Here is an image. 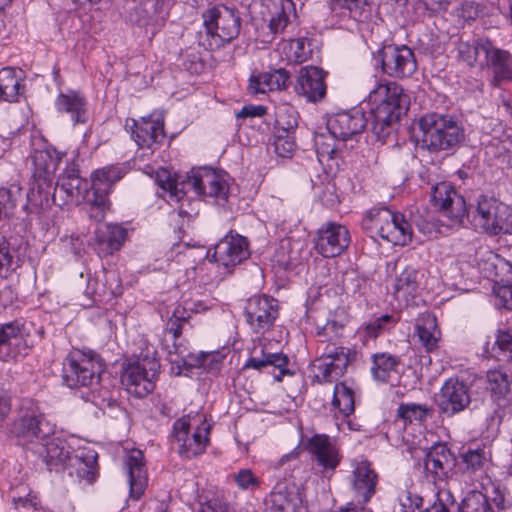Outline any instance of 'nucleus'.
<instances>
[{
    "instance_id": "1",
    "label": "nucleus",
    "mask_w": 512,
    "mask_h": 512,
    "mask_svg": "<svg viewBox=\"0 0 512 512\" xmlns=\"http://www.w3.org/2000/svg\"><path fill=\"white\" fill-rule=\"evenodd\" d=\"M123 176L124 170L119 166L103 167L91 174V188L88 189L87 182L79 176L78 170L71 168L59 176L56 190L65 193L71 199H82L87 206L89 217L100 222L110 206V189Z\"/></svg>"
},
{
    "instance_id": "2",
    "label": "nucleus",
    "mask_w": 512,
    "mask_h": 512,
    "mask_svg": "<svg viewBox=\"0 0 512 512\" xmlns=\"http://www.w3.org/2000/svg\"><path fill=\"white\" fill-rule=\"evenodd\" d=\"M159 195L168 203H178L191 189L198 196L213 198L219 205L228 199V184L223 176L209 168L193 169L185 178L172 177L167 170L157 172Z\"/></svg>"
},
{
    "instance_id": "3",
    "label": "nucleus",
    "mask_w": 512,
    "mask_h": 512,
    "mask_svg": "<svg viewBox=\"0 0 512 512\" xmlns=\"http://www.w3.org/2000/svg\"><path fill=\"white\" fill-rule=\"evenodd\" d=\"M368 103L373 116L372 130L379 139H383L388 136L391 126L408 110L410 98L399 84L385 81L370 91Z\"/></svg>"
},
{
    "instance_id": "4",
    "label": "nucleus",
    "mask_w": 512,
    "mask_h": 512,
    "mask_svg": "<svg viewBox=\"0 0 512 512\" xmlns=\"http://www.w3.org/2000/svg\"><path fill=\"white\" fill-rule=\"evenodd\" d=\"M414 131L422 147L431 152L455 150L465 138L464 128L454 117L438 113L421 117Z\"/></svg>"
},
{
    "instance_id": "5",
    "label": "nucleus",
    "mask_w": 512,
    "mask_h": 512,
    "mask_svg": "<svg viewBox=\"0 0 512 512\" xmlns=\"http://www.w3.org/2000/svg\"><path fill=\"white\" fill-rule=\"evenodd\" d=\"M466 214L477 232L490 236L512 234V211L494 197L479 196L476 205L471 206Z\"/></svg>"
},
{
    "instance_id": "6",
    "label": "nucleus",
    "mask_w": 512,
    "mask_h": 512,
    "mask_svg": "<svg viewBox=\"0 0 512 512\" xmlns=\"http://www.w3.org/2000/svg\"><path fill=\"white\" fill-rule=\"evenodd\" d=\"M362 227L393 245L404 246L412 240V229L404 216L387 207L370 209L362 220Z\"/></svg>"
},
{
    "instance_id": "7",
    "label": "nucleus",
    "mask_w": 512,
    "mask_h": 512,
    "mask_svg": "<svg viewBox=\"0 0 512 512\" xmlns=\"http://www.w3.org/2000/svg\"><path fill=\"white\" fill-rule=\"evenodd\" d=\"M10 433L21 445L38 444L54 434V426L45 419L36 403L25 399L11 423Z\"/></svg>"
},
{
    "instance_id": "8",
    "label": "nucleus",
    "mask_w": 512,
    "mask_h": 512,
    "mask_svg": "<svg viewBox=\"0 0 512 512\" xmlns=\"http://www.w3.org/2000/svg\"><path fill=\"white\" fill-rule=\"evenodd\" d=\"M203 23L206 29L208 48H221L230 43L240 33L241 18L233 7L219 4L203 13Z\"/></svg>"
},
{
    "instance_id": "9",
    "label": "nucleus",
    "mask_w": 512,
    "mask_h": 512,
    "mask_svg": "<svg viewBox=\"0 0 512 512\" xmlns=\"http://www.w3.org/2000/svg\"><path fill=\"white\" fill-rule=\"evenodd\" d=\"M104 367L101 358L80 350L71 351L63 362V383L71 388L91 387L99 383Z\"/></svg>"
},
{
    "instance_id": "10",
    "label": "nucleus",
    "mask_w": 512,
    "mask_h": 512,
    "mask_svg": "<svg viewBox=\"0 0 512 512\" xmlns=\"http://www.w3.org/2000/svg\"><path fill=\"white\" fill-rule=\"evenodd\" d=\"M159 369L160 363L155 358L145 357L127 365L121 382L128 393L143 398L154 390Z\"/></svg>"
},
{
    "instance_id": "11",
    "label": "nucleus",
    "mask_w": 512,
    "mask_h": 512,
    "mask_svg": "<svg viewBox=\"0 0 512 512\" xmlns=\"http://www.w3.org/2000/svg\"><path fill=\"white\" fill-rule=\"evenodd\" d=\"M354 358L351 349L327 344L314 362L315 379L318 383H332L341 378Z\"/></svg>"
},
{
    "instance_id": "12",
    "label": "nucleus",
    "mask_w": 512,
    "mask_h": 512,
    "mask_svg": "<svg viewBox=\"0 0 512 512\" xmlns=\"http://www.w3.org/2000/svg\"><path fill=\"white\" fill-rule=\"evenodd\" d=\"M278 314V301L266 295L249 298L244 307L246 322L257 334H263L269 330Z\"/></svg>"
},
{
    "instance_id": "13",
    "label": "nucleus",
    "mask_w": 512,
    "mask_h": 512,
    "mask_svg": "<svg viewBox=\"0 0 512 512\" xmlns=\"http://www.w3.org/2000/svg\"><path fill=\"white\" fill-rule=\"evenodd\" d=\"M385 74L401 78L412 75L417 68L413 51L407 46L388 45L378 53Z\"/></svg>"
},
{
    "instance_id": "14",
    "label": "nucleus",
    "mask_w": 512,
    "mask_h": 512,
    "mask_svg": "<svg viewBox=\"0 0 512 512\" xmlns=\"http://www.w3.org/2000/svg\"><path fill=\"white\" fill-rule=\"evenodd\" d=\"M431 202L450 219L452 225L461 223L466 215L464 198L448 182H440L432 187Z\"/></svg>"
},
{
    "instance_id": "15",
    "label": "nucleus",
    "mask_w": 512,
    "mask_h": 512,
    "mask_svg": "<svg viewBox=\"0 0 512 512\" xmlns=\"http://www.w3.org/2000/svg\"><path fill=\"white\" fill-rule=\"evenodd\" d=\"M190 422L182 417L174 422V441L178 445V452L184 458H192L204 452L208 443V427L198 428L189 434Z\"/></svg>"
},
{
    "instance_id": "16",
    "label": "nucleus",
    "mask_w": 512,
    "mask_h": 512,
    "mask_svg": "<svg viewBox=\"0 0 512 512\" xmlns=\"http://www.w3.org/2000/svg\"><path fill=\"white\" fill-rule=\"evenodd\" d=\"M249 256L248 242L240 235H226L215 246L214 251L207 254L210 261L218 263L224 268L234 267Z\"/></svg>"
},
{
    "instance_id": "17",
    "label": "nucleus",
    "mask_w": 512,
    "mask_h": 512,
    "mask_svg": "<svg viewBox=\"0 0 512 512\" xmlns=\"http://www.w3.org/2000/svg\"><path fill=\"white\" fill-rule=\"evenodd\" d=\"M349 482L357 503L364 506L376 492L377 474L367 460H354Z\"/></svg>"
},
{
    "instance_id": "18",
    "label": "nucleus",
    "mask_w": 512,
    "mask_h": 512,
    "mask_svg": "<svg viewBox=\"0 0 512 512\" xmlns=\"http://www.w3.org/2000/svg\"><path fill=\"white\" fill-rule=\"evenodd\" d=\"M367 120L361 110L339 112L331 116L327 121V130L340 141L353 139L366 128Z\"/></svg>"
},
{
    "instance_id": "19",
    "label": "nucleus",
    "mask_w": 512,
    "mask_h": 512,
    "mask_svg": "<svg viewBox=\"0 0 512 512\" xmlns=\"http://www.w3.org/2000/svg\"><path fill=\"white\" fill-rule=\"evenodd\" d=\"M349 243L348 229L340 224L329 223L318 232L316 250L323 257H336L348 247Z\"/></svg>"
},
{
    "instance_id": "20",
    "label": "nucleus",
    "mask_w": 512,
    "mask_h": 512,
    "mask_svg": "<svg viewBox=\"0 0 512 512\" xmlns=\"http://www.w3.org/2000/svg\"><path fill=\"white\" fill-rule=\"evenodd\" d=\"M468 386L458 379L450 378L442 386L437 398V405L441 412L454 415L463 411L470 404Z\"/></svg>"
},
{
    "instance_id": "21",
    "label": "nucleus",
    "mask_w": 512,
    "mask_h": 512,
    "mask_svg": "<svg viewBox=\"0 0 512 512\" xmlns=\"http://www.w3.org/2000/svg\"><path fill=\"white\" fill-rule=\"evenodd\" d=\"M62 155L55 150H36L32 155L34 165L33 178L39 192L51 188L54 183V175Z\"/></svg>"
},
{
    "instance_id": "22",
    "label": "nucleus",
    "mask_w": 512,
    "mask_h": 512,
    "mask_svg": "<svg viewBox=\"0 0 512 512\" xmlns=\"http://www.w3.org/2000/svg\"><path fill=\"white\" fill-rule=\"evenodd\" d=\"M491 501L482 492L472 491L466 495L459 505V512H512L505 496L493 486Z\"/></svg>"
},
{
    "instance_id": "23",
    "label": "nucleus",
    "mask_w": 512,
    "mask_h": 512,
    "mask_svg": "<svg viewBox=\"0 0 512 512\" xmlns=\"http://www.w3.org/2000/svg\"><path fill=\"white\" fill-rule=\"evenodd\" d=\"M132 137L139 148L153 149L164 137L163 117L150 115L138 121L132 119Z\"/></svg>"
},
{
    "instance_id": "24",
    "label": "nucleus",
    "mask_w": 512,
    "mask_h": 512,
    "mask_svg": "<svg viewBox=\"0 0 512 512\" xmlns=\"http://www.w3.org/2000/svg\"><path fill=\"white\" fill-rule=\"evenodd\" d=\"M295 89L297 94L304 96L310 102L322 100L326 95L324 72L314 66L301 68Z\"/></svg>"
},
{
    "instance_id": "25",
    "label": "nucleus",
    "mask_w": 512,
    "mask_h": 512,
    "mask_svg": "<svg viewBox=\"0 0 512 512\" xmlns=\"http://www.w3.org/2000/svg\"><path fill=\"white\" fill-rule=\"evenodd\" d=\"M124 465L128 474L130 497L138 500L148 484L143 452L139 449L128 451L124 459Z\"/></svg>"
},
{
    "instance_id": "26",
    "label": "nucleus",
    "mask_w": 512,
    "mask_h": 512,
    "mask_svg": "<svg viewBox=\"0 0 512 512\" xmlns=\"http://www.w3.org/2000/svg\"><path fill=\"white\" fill-rule=\"evenodd\" d=\"M456 458L445 444H435L426 454L425 469L434 480L444 481L455 466Z\"/></svg>"
},
{
    "instance_id": "27",
    "label": "nucleus",
    "mask_w": 512,
    "mask_h": 512,
    "mask_svg": "<svg viewBox=\"0 0 512 512\" xmlns=\"http://www.w3.org/2000/svg\"><path fill=\"white\" fill-rule=\"evenodd\" d=\"M27 349L28 346L19 324L7 323L0 327L1 360L9 361L18 355L26 354Z\"/></svg>"
},
{
    "instance_id": "28",
    "label": "nucleus",
    "mask_w": 512,
    "mask_h": 512,
    "mask_svg": "<svg viewBox=\"0 0 512 512\" xmlns=\"http://www.w3.org/2000/svg\"><path fill=\"white\" fill-rule=\"evenodd\" d=\"M265 503L267 512H299L302 500L294 485L278 483Z\"/></svg>"
},
{
    "instance_id": "29",
    "label": "nucleus",
    "mask_w": 512,
    "mask_h": 512,
    "mask_svg": "<svg viewBox=\"0 0 512 512\" xmlns=\"http://www.w3.org/2000/svg\"><path fill=\"white\" fill-rule=\"evenodd\" d=\"M308 449L317 464L325 470H335L341 456L338 448L327 435H315L308 442Z\"/></svg>"
},
{
    "instance_id": "30",
    "label": "nucleus",
    "mask_w": 512,
    "mask_h": 512,
    "mask_svg": "<svg viewBox=\"0 0 512 512\" xmlns=\"http://www.w3.org/2000/svg\"><path fill=\"white\" fill-rule=\"evenodd\" d=\"M38 444L41 446L37 453L43 458L50 470L57 469L59 466L66 467L73 457L67 443L58 437L50 435Z\"/></svg>"
},
{
    "instance_id": "31",
    "label": "nucleus",
    "mask_w": 512,
    "mask_h": 512,
    "mask_svg": "<svg viewBox=\"0 0 512 512\" xmlns=\"http://www.w3.org/2000/svg\"><path fill=\"white\" fill-rule=\"evenodd\" d=\"M487 388L498 408L505 409L512 402L511 377L502 369L489 370L486 374Z\"/></svg>"
},
{
    "instance_id": "32",
    "label": "nucleus",
    "mask_w": 512,
    "mask_h": 512,
    "mask_svg": "<svg viewBox=\"0 0 512 512\" xmlns=\"http://www.w3.org/2000/svg\"><path fill=\"white\" fill-rule=\"evenodd\" d=\"M289 80V73L285 69H275L251 76L248 90L251 94L266 93L267 91L279 90L286 87Z\"/></svg>"
},
{
    "instance_id": "33",
    "label": "nucleus",
    "mask_w": 512,
    "mask_h": 512,
    "mask_svg": "<svg viewBox=\"0 0 512 512\" xmlns=\"http://www.w3.org/2000/svg\"><path fill=\"white\" fill-rule=\"evenodd\" d=\"M423 275L412 267L405 268L395 282V297L408 305L416 297Z\"/></svg>"
},
{
    "instance_id": "34",
    "label": "nucleus",
    "mask_w": 512,
    "mask_h": 512,
    "mask_svg": "<svg viewBox=\"0 0 512 512\" xmlns=\"http://www.w3.org/2000/svg\"><path fill=\"white\" fill-rule=\"evenodd\" d=\"M287 357L282 353L271 352L266 345L259 341L251 351V355L244 365V368H252L261 370L267 366H273L283 372V368L287 365Z\"/></svg>"
},
{
    "instance_id": "35",
    "label": "nucleus",
    "mask_w": 512,
    "mask_h": 512,
    "mask_svg": "<svg viewBox=\"0 0 512 512\" xmlns=\"http://www.w3.org/2000/svg\"><path fill=\"white\" fill-rule=\"evenodd\" d=\"M415 333L427 351L437 348L441 333L437 326L436 317L433 314L423 313L419 316L415 326Z\"/></svg>"
},
{
    "instance_id": "36",
    "label": "nucleus",
    "mask_w": 512,
    "mask_h": 512,
    "mask_svg": "<svg viewBox=\"0 0 512 512\" xmlns=\"http://www.w3.org/2000/svg\"><path fill=\"white\" fill-rule=\"evenodd\" d=\"M400 359L389 353L372 355L371 373L375 380L389 382L398 375Z\"/></svg>"
},
{
    "instance_id": "37",
    "label": "nucleus",
    "mask_w": 512,
    "mask_h": 512,
    "mask_svg": "<svg viewBox=\"0 0 512 512\" xmlns=\"http://www.w3.org/2000/svg\"><path fill=\"white\" fill-rule=\"evenodd\" d=\"M55 104L57 110L68 113L74 123H84L86 121V100L78 93H61Z\"/></svg>"
},
{
    "instance_id": "38",
    "label": "nucleus",
    "mask_w": 512,
    "mask_h": 512,
    "mask_svg": "<svg viewBox=\"0 0 512 512\" xmlns=\"http://www.w3.org/2000/svg\"><path fill=\"white\" fill-rule=\"evenodd\" d=\"M21 71L11 67L0 70V101L16 102L22 93Z\"/></svg>"
},
{
    "instance_id": "39",
    "label": "nucleus",
    "mask_w": 512,
    "mask_h": 512,
    "mask_svg": "<svg viewBox=\"0 0 512 512\" xmlns=\"http://www.w3.org/2000/svg\"><path fill=\"white\" fill-rule=\"evenodd\" d=\"M485 65L491 67L495 77L499 80H512V54L506 50L495 47L492 43L489 48Z\"/></svg>"
},
{
    "instance_id": "40",
    "label": "nucleus",
    "mask_w": 512,
    "mask_h": 512,
    "mask_svg": "<svg viewBox=\"0 0 512 512\" xmlns=\"http://www.w3.org/2000/svg\"><path fill=\"white\" fill-rule=\"evenodd\" d=\"M268 9L271 13L269 27L273 33L283 31L289 23L297 18L294 2H270Z\"/></svg>"
},
{
    "instance_id": "41",
    "label": "nucleus",
    "mask_w": 512,
    "mask_h": 512,
    "mask_svg": "<svg viewBox=\"0 0 512 512\" xmlns=\"http://www.w3.org/2000/svg\"><path fill=\"white\" fill-rule=\"evenodd\" d=\"M491 41L488 39H478L473 43L461 42L458 45L459 57L469 66L479 64L485 65Z\"/></svg>"
},
{
    "instance_id": "42",
    "label": "nucleus",
    "mask_w": 512,
    "mask_h": 512,
    "mask_svg": "<svg viewBox=\"0 0 512 512\" xmlns=\"http://www.w3.org/2000/svg\"><path fill=\"white\" fill-rule=\"evenodd\" d=\"M96 464L97 454L89 451L73 456L67 466L75 467L77 476L91 484L96 477Z\"/></svg>"
},
{
    "instance_id": "43",
    "label": "nucleus",
    "mask_w": 512,
    "mask_h": 512,
    "mask_svg": "<svg viewBox=\"0 0 512 512\" xmlns=\"http://www.w3.org/2000/svg\"><path fill=\"white\" fill-rule=\"evenodd\" d=\"M476 263L478 268L484 273L487 278H497V268L498 266L507 267L508 269H512V266L508 263L504 262L502 259H499L498 255L493 253L487 247H479L476 252Z\"/></svg>"
},
{
    "instance_id": "44",
    "label": "nucleus",
    "mask_w": 512,
    "mask_h": 512,
    "mask_svg": "<svg viewBox=\"0 0 512 512\" xmlns=\"http://www.w3.org/2000/svg\"><path fill=\"white\" fill-rule=\"evenodd\" d=\"M283 53L287 61L301 64L311 57L312 49L307 38L302 37L283 43Z\"/></svg>"
},
{
    "instance_id": "45",
    "label": "nucleus",
    "mask_w": 512,
    "mask_h": 512,
    "mask_svg": "<svg viewBox=\"0 0 512 512\" xmlns=\"http://www.w3.org/2000/svg\"><path fill=\"white\" fill-rule=\"evenodd\" d=\"M298 112L289 104H280L275 111V127L280 132H295L298 127Z\"/></svg>"
},
{
    "instance_id": "46",
    "label": "nucleus",
    "mask_w": 512,
    "mask_h": 512,
    "mask_svg": "<svg viewBox=\"0 0 512 512\" xmlns=\"http://www.w3.org/2000/svg\"><path fill=\"white\" fill-rule=\"evenodd\" d=\"M398 319L391 314H383L368 323L364 324L360 329L359 333L364 338V341L368 339H375L380 333L391 329Z\"/></svg>"
},
{
    "instance_id": "47",
    "label": "nucleus",
    "mask_w": 512,
    "mask_h": 512,
    "mask_svg": "<svg viewBox=\"0 0 512 512\" xmlns=\"http://www.w3.org/2000/svg\"><path fill=\"white\" fill-rule=\"evenodd\" d=\"M332 405L344 416L354 412L353 391L344 383H337L334 387Z\"/></svg>"
},
{
    "instance_id": "48",
    "label": "nucleus",
    "mask_w": 512,
    "mask_h": 512,
    "mask_svg": "<svg viewBox=\"0 0 512 512\" xmlns=\"http://www.w3.org/2000/svg\"><path fill=\"white\" fill-rule=\"evenodd\" d=\"M126 230L114 224H108L105 226V231H99L97 234V240L101 244H106L110 251H117L121 248L125 237Z\"/></svg>"
},
{
    "instance_id": "49",
    "label": "nucleus",
    "mask_w": 512,
    "mask_h": 512,
    "mask_svg": "<svg viewBox=\"0 0 512 512\" xmlns=\"http://www.w3.org/2000/svg\"><path fill=\"white\" fill-rule=\"evenodd\" d=\"M461 460L466 473L482 471L489 461V456L484 448L468 449L461 454Z\"/></svg>"
},
{
    "instance_id": "50",
    "label": "nucleus",
    "mask_w": 512,
    "mask_h": 512,
    "mask_svg": "<svg viewBox=\"0 0 512 512\" xmlns=\"http://www.w3.org/2000/svg\"><path fill=\"white\" fill-rule=\"evenodd\" d=\"M428 408L415 403L401 404L398 408V417L406 423L422 422L428 415Z\"/></svg>"
},
{
    "instance_id": "51",
    "label": "nucleus",
    "mask_w": 512,
    "mask_h": 512,
    "mask_svg": "<svg viewBox=\"0 0 512 512\" xmlns=\"http://www.w3.org/2000/svg\"><path fill=\"white\" fill-rule=\"evenodd\" d=\"M337 137L328 131L327 133H318L314 137V145L318 157L330 159L337 150Z\"/></svg>"
},
{
    "instance_id": "52",
    "label": "nucleus",
    "mask_w": 512,
    "mask_h": 512,
    "mask_svg": "<svg viewBox=\"0 0 512 512\" xmlns=\"http://www.w3.org/2000/svg\"><path fill=\"white\" fill-rule=\"evenodd\" d=\"M273 145L278 156L289 157L296 147L294 132L275 131Z\"/></svg>"
},
{
    "instance_id": "53",
    "label": "nucleus",
    "mask_w": 512,
    "mask_h": 512,
    "mask_svg": "<svg viewBox=\"0 0 512 512\" xmlns=\"http://www.w3.org/2000/svg\"><path fill=\"white\" fill-rule=\"evenodd\" d=\"M423 499L417 493L410 489H401L398 493V508L396 512H416L421 505Z\"/></svg>"
},
{
    "instance_id": "54",
    "label": "nucleus",
    "mask_w": 512,
    "mask_h": 512,
    "mask_svg": "<svg viewBox=\"0 0 512 512\" xmlns=\"http://www.w3.org/2000/svg\"><path fill=\"white\" fill-rule=\"evenodd\" d=\"M237 487L243 491H254L261 485V480L251 469L244 468L232 475Z\"/></svg>"
},
{
    "instance_id": "55",
    "label": "nucleus",
    "mask_w": 512,
    "mask_h": 512,
    "mask_svg": "<svg viewBox=\"0 0 512 512\" xmlns=\"http://www.w3.org/2000/svg\"><path fill=\"white\" fill-rule=\"evenodd\" d=\"M359 2H330L329 10L335 13L337 17H352L354 19L361 17V12L358 10Z\"/></svg>"
},
{
    "instance_id": "56",
    "label": "nucleus",
    "mask_w": 512,
    "mask_h": 512,
    "mask_svg": "<svg viewBox=\"0 0 512 512\" xmlns=\"http://www.w3.org/2000/svg\"><path fill=\"white\" fill-rule=\"evenodd\" d=\"M498 357L503 361H512V331L499 332L496 339Z\"/></svg>"
},
{
    "instance_id": "57",
    "label": "nucleus",
    "mask_w": 512,
    "mask_h": 512,
    "mask_svg": "<svg viewBox=\"0 0 512 512\" xmlns=\"http://www.w3.org/2000/svg\"><path fill=\"white\" fill-rule=\"evenodd\" d=\"M199 512H228V504L218 496H200Z\"/></svg>"
},
{
    "instance_id": "58",
    "label": "nucleus",
    "mask_w": 512,
    "mask_h": 512,
    "mask_svg": "<svg viewBox=\"0 0 512 512\" xmlns=\"http://www.w3.org/2000/svg\"><path fill=\"white\" fill-rule=\"evenodd\" d=\"M221 359L222 356L218 352H202L199 356V364L207 371H217L219 370Z\"/></svg>"
},
{
    "instance_id": "59",
    "label": "nucleus",
    "mask_w": 512,
    "mask_h": 512,
    "mask_svg": "<svg viewBox=\"0 0 512 512\" xmlns=\"http://www.w3.org/2000/svg\"><path fill=\"white\" fill-rule=\"evenodd\" d=\"M412 8L419 13H427L429 16H432L442 9H445L443 6L444 2H412Z\"/></svg>"
},
{
    "instance_id": "60",
    "label": "nucleus",
    "mask_w": 512,
    "mask_h": 512,
    "mask_svg": "<svg viewBox=\"0 0 512 512\" xmlns=\"http://www.w3.org/2000/svg\"><path fill=\"white\" fill-rule=\"evenodd\" d=\"M12 256L10 254L9 243L4 237H0V277H2L5 268L11 264Z\"/></svg>"
},
{
    "instance_id": "61",
    "label": "nucleus",
    "mask_w": 512,
    "mask_h": 512,
    "mask_svg": "<svg viewBox=\"0 0 512 512\" xmlns=\"http://www.w3.org/2000/svg\"><path fill=\"white\" fill-rule=\"evenodd\" d=\"M436 502L450 509L454 506L456 500L449 489L440 488L436 494Z\"/></svg>"
},
{
    "instance_id": "62",
    "label": "nucleus",
    "mask_w": 512,
    "mask_h": 512,
    "mask_svg": "<svg viewBox=\"0 0 512 512\" xmlns=\"http://www.w3.org/2000/svg\"><path fill=\"white\" fill-rule=\"evenodd\" d=\"M266 112V109L263 106H254L248 105L244 106L237 114V118H247V117H256L262 116Z\"/></svg>"
},
{
    "instance_id": "63",
    "label": "nucleus",
    "mask_w": 512,
    "mask_h": 512,
    "mask_svg": "<svg viewBox=\"0 0 512 512\" xmlns=\"http://www.w3.org/2000/svg\"><path fill=\"white\" fill-rule=\"evenodd\" d=\"M498 296L503 298L504 305L512 310V281L505 285H502L498 292Z\"/></svg>"
},
{
    "instance_id": "64",
    "label": "nucleus",
    "mask_w": 512,
    "mask_h": 512,
    "mask_svg": "<svg viewBox=\"0 0 512 512\" xmlns=\"http://www.w3.org/2000/svg\"><path fill=\"white\" fill-rule=\"evenodd\" d=\"M175 319L171 318L167 323V331L173 335L174 340H176L181 335V323L180 319L176 317V313H174ZM182 322H185V318L181 319Z\"/></svg>"
}]
</instances>
